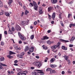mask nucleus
I'll list each match as a JSON object with an SVG mask.
<instances>
[{
  "mask_svg": "<svg viewBox=\"0 0 75 75\" xmlns=\"http://www.w3.org/2000/svg\"><path fill=\"white\" fill-rule=\"evenodd\" d=\"M18 36L21 40L22 41H25L26 40V38L24 36L22 35L21 33L20 32L18 33Z\"/></svg>",
  "mask_w": 75,
  "mask_h": 75,
  "instance_id": "1",
  "label": "nucleus"
},
{
  "mask_svg": "<svg viewBox=\"0 0 75 75\" xmlns=\"http://www.w3.org/2000/svg\"><path fill=\"white\" fill-rule=\"evenodd\" d=\"M33 64L34 65L36 66L38 68H40L41 67V65H42V64L41 63V62H33Z\"/></svg>",
  "mask_w": 75,
  "mask_h": 75,
  "instance_id": "2",
  "label": "nucleus"
},
{
  "mask_svg": "<svg viewBox=\"0 0 75 75\" xmlns=\"http://www.w3.org/2000/svg\"><path fill=\"white\" fill-rule=\"evenodd\" d=\"M33 5L34 6V8L35 9V10L37 11L38 10V5L37 4V3H35V1H33Z\"/></svg>",
  "mask_w": 75,
  "mask_h": 75,
  "instance_id": "3",
  "label": "nucleus"
},
{
  "mask_svg": "<svg viewBox=\"0 0 75 75\" xmlns=\"http://www.w3.org/2000/svg\"><path fill=\"white\" fill-rule=\"evenodd\" d=\"M27 73H28L27 71H22V72L18 73L17 74V75H26V74H27Z\"/></svg>",
  "mask_w": 75,
  "mask_h": 75,
  "instance_id": "4",
  "label": "nucleus"
},
{
  "mask_svg": "<svg viewBox=\"0 0 75 75\" xmlns=\"http://www.w3.org/2000/svg\"><path fill=\"white\" fill-rule=\"evenodd\" d=\"M39 14H43L44 12L42 11V9L41 8H40L39 9Z\"/></svg>",
  "mask_w": 75,
  "mask_h": 75,
  "instance_id": "5",
  "label": "nucleus"
},
{
  "mask_svg": "<svg viewBox=\"0 0 75 75\" xmlns=\"http://www.w3.org/2000/svg\"><path fill=\"white\" fill-rule=\"evenodd\" d=\"M26 21H21V25L23 26H25L26 25H27V24H26Z\"/></svg>",
  "mask_w": 75,
  "mask_h": 75,
  "instance_id": "6",
  "label": "nucleus"
},
{
  "mask_svg": "<svg viewBox=\"0 0 75 75\" xmlns=\"http://www.w3.org/2000/svg\"><path fill=\"white\" fill-rule=\"evenodd\" d=\"M34 47H32L31 48H30L29 50L30 52H33L34 51Z\"/></svg>",
  "mask_w": 75,
  "mask_h": 75,
  "instance_id": "7",
  "label": "nucleus"
},
{
  "mask_svg": "<svg viewBox=\"0 0 75 75\" xmlns=\"http://www.w3.org/2000/svg\"><path fill=\"white\" fill-rule=\"evenodd\" d=\"M53 8H52V6H49L48 8V10L47 11L49 12V13H50L51 12V10H52V9Z\"/></svg>",
  "mask_w": 75,
  "mask_h": 75,
  "instance_id": "8",
  "label": "nucleus"
},
{
  "mask_svg": "<svg viewBox=\"0 0 75 75\" xmlns=\"http://www.w3.org/2000/svg\"><path fill=\"white\" fill-rule=\"evenodd\" d=\"M49 38L47 36H45L43 37V38H41V40H48Z\"/></svg>",
  "mask_w": 75,
  "mask_h": 75,
  "instance_id": "9",
  "label": "nucleus"
},
{
  "mask_svg": "<svg viewBox=\"0 0 75 75\" xmlns=\"http://www.w3.org/2000/svg\"><path fill=\"white\" fill-rule=\"evenodd\" d=\"M60 41H61V42H69V41L68 40H64L63 39H60Z\"/></svg>",
  "mask_w": 75,
  "mask_h": 75,
  "instance_id": "10",
  "label": "nucleus"
},
{
  "mask_svg": "<svg viewBox=\"0 0 75 75\" xmlns=\"http://www.w3.org/2000/svg\"><path fill=\"white\" fill-rule=\"evenodd\" d=\"M36 71H39V72H38V73H39V74H44V72H43V71L42 70H35Z\"/></svg>",
  "mask_w": 75,
  "mask_h": 75,
  "instance_id": "11",
  "label": "nucleus"
},
{
  "mask_svg": "<svg viewBox=\"0 0 75 75\" xmlns=\"http://www.w3.org/2000/svg\"><path fill=\"white\" fill-rule=\"evenodd\" d=\"M55 61V58H52L50 61V62L51 63H52L54 62Z\"/></svg>",
  "mask_w": 75,
  "mask_h": 75,
  "instance_id": "12",
  "label": "nucleus"
},
{
  "mask_svg": "<svg viewBox=\"0 0 75 75\" xmlns=\"http://www.w3.org/2000/svg\"><path fill=\"white\" fill-rule=\"evenodd\" d=\"M64 57L66 61H68V59H69V56H68L65 55L64 56Z\"/></svg>",
  "mask_w": 75,
  "mask_h": 75,
  "instance_id": "13",
  "label": "nucleus"
},
{
  "mask_svg": "<svg viewBox=\"0 0 75 75\" xmlns=\"http://www.w3.org/2000/svg\"><path fill=\"white\" fill-rule=\"evenodd\" d=\"M16 28L18 31H21V28H20V27L19 26H17Z\"/></svg>",
  "mask_w": 75,
  "mask_h": 75,
  "instance_id": "14",
  "label": "nucleus"
},
{
  "mask_svg": "<svg viewBox=\"0 0 75 75\" xmlns=\"http://www.w3.org/2000/svg\"><path fill=\"white\" fill-rule=\"evenodd\" d=\"M62 50H65V51L67 50V47H65V46H62Z\"/></svg>",
  "mask_w": 75,
  "mask_h": 75,
  "instance_id": "15",
  "label": "nucleus"
},
{
  "mask_svg": "<svg viewBox=\"0 0 75 75\" xmlns=\"http://www.w3.org/2000/svg\"><path fill=\"white\" fill-rule=\"evenodd\" d=\"M51 1L53 4H55L57 3V0H51Z\"/></svg>",
  "mask_w": 75,
  "mask_h": 75,
  "instance_id": "16",
  "label": "nucleus"
},
{
  "mask_svg": "<svg viewBox=\"0 0 75 75\" xmlns=\"http://www.w3.org/2000/svg\"><path fill=\"white\" fill-rule=\"evenodd\" d=\"M52 18L53 20H54L55 18V13H53L52 14Z\"/></svg>",
  "mask_w": 75,
  "mask_h": 75,
  "instance_id": "17",
  "label": "nucleus"
},
{
  "mask_svg": "<svg viewBox=\"0 0 75 75\" xmlns=\"http://www.w3.org/2000/svg\"><path fill=\"white\" fill-rule=\"evenodd\" d=\"M16 69L17 71L18 72H22L23 71H22V70H21V69L17 68Z\"/></svg>",
  "mask_w": 75,
  "mask_h": 75,
  "instance_id": "18",
  "label": "nucleus"
},
{
  "mask_svg": "<svg viewBox=\"0 0 75 75\" xmlns=\"http://www.w3.org/2000/svg\"><path fill=\"white\" fill-rule=\"evenodd\" d=\"M51 48L52 49H55L57 48V45H54L53 46L51 47Z\"/></svg>",
  "mask_w": 75,
  "mask_h": 75,
  "instance_id": "19",
  "label": "nucleus"
},
{
  "mask_svg": "<svg viewBox=\"0 0 75 75\" xmlns=\"http://www.w3.org/2000/svg\"><path fill=\"white\" fill-rule=\"evenodd\" d=\"M17 57L18 58H23V55H21V54L20 55L18 54H17Z\"/></svg>",
  "mask_w": 75,
  "mask_h": 75,
  "instance_id": "20",
  "label": "nucleus"
},
{
  "mask_svg": "<svg viewBox=\"0 0 75 75\" xmlns=\"http://www.w3.org/2000/svg\"><path fill=\"white\" fill-rule=\"evenodd\" d=\"M51 71H52V69H50V68H48L46 69V71L47 72H48V71H50V74H51Z\"/></svg>",
  "mask_w": 75,
  "mask_h": 75,
  "instance_id": "21",
  "label": "nucleus"
},
{
  "mask_svg": "<svg viewBox=\"0 0 75 75\" xmlns=\"http://www.w3.org/2000/svg\"><path fill=\"white\" fill-rule=\"evenodd\" d=\"M29 50V47L28 46H26L25 49V52H26L27 51H28Z\"/></svg>",
  "mask_w": 75,
  "mask_h": 75,
  "instance_id": "22",
  "label": "nucleus"
},
{
  "mask_svg": "<svg viewBox=\"0 0 75 75\" xmlns=\"http://www.w3.org/2000/svg\"><path fill=\"white\" fill-rule=\"evenodd\" d=\"M9 53V55H13V54H16L15 52H13L11 51H10Z\"/></svg>",
  "mask_w": 75,
  "mask_h": 75,
  "instance_id": "23",
  "label": "nucleus"
},
{
  "mask_svg": "<svg viewBox=\"0 0 75 75\" xmlns=\"http://www.w3.org/2000/svg\"><path fill=\"white\" fill-rule=\"evenodd\" d=\"M8 34H13V31L9 28V30L8 31Z\"/></svg>",
  "mask_w": 75,
  "mask_h": 75,
  "instance_id": "24",
  "label": "nucleus"
},
{
  "mask_svg": "<svg viewBox=\"0 0 75 75\" xmlns=\"http://www.w3.org/2000/svg\"><path fill=\"white\" fill-rule=\"evenodd\" d=\"M5 15L7 16V17H9L10 16V13L7 12H6L5 13Z\"/></svg>",
  "mask_w": 75,
  "mask_h": 75,
  "instance_id": "25",
  "label": "nucleus"
},
{
  "mask_svg": "<svg viewBox=\"0 0 75 75\" xmlns=\"http://www.w3.org/2000/svg\"><path fill=\"white\" fill-rule=\"evenodd\" d=\"M69 27L70 28H71L72 27H75V24L71 23L69 25Z\"/></svg>",
  "mask_w": 75,
  "mask_h": 75,
  "instance_id": "26",
  "label": "nucleus"
},
{
  "mask_svg": "<svg viewBox=\"0 0 75 75\" xmlns=\"http://www.w3.org/2000/svg\"><path fill=\"white\" fill-rule=\"evenodd\" d=\"M4 60V58L3 57H2L0 58V61H3Z\"/></svg>",
  "mask_w": 75,
  "mask_h": 75,
  "instance_id": "27",
  "label": "nucleus"
},
{
  "mask_svg": "<svg viewBox=\"0 0 75 75\" xmlns=\"http://www.w3.org/2000/svg\"><path fill=\"white\" fill-rule=\"evenodd\" d=\"M50 66L51 68H55L57 66L55 64H50Z\"/></svg>",
  "mask_w": 75,
  "mask_h": 75,
  "instance_id": "28",
  "label": "nucleus"
},
{
  "mask_svg": "<svg viewBox=\"0 0 75 75\" xmlns=\"http://www.w3.org/2000/svg\"><path fill=\"white\" fill-rule=\"evenodd\" d=\"M42 47H43L44 50H47V49H48L47 47L44 45H43L42 46Z\"/></svg>",
  "mask_w": 75,
  "mask_h": 75,
  "instance_id": "29",
  "label": "nucleus"
},
{
  "mask_svg": "<svg viewBox=\"0 0 75 75\" xmlns=\"http://www.w3.org/2000/svg\"><path fill=\"white\" fill-rule=\"evenodd\" d=\"M12 3H13V0H9L8 3L9 4H11Z\"/></svg>",
  "mask_w": 75,
  "mask_h": 75,
  "instance_id": "30",
  "label": "nucleus"
},
{
  "mask_svg": "<svg viewBox=\"0 0 75 75\" xmlns=\"http://www.w3.org/2000/svg\"><path fill=\"white\" fill-rule=\"evenodd\" d=\"M3 2L1 1L0 2V7H3Z\"/></svg>",
  "mask_w": 75,
  "mask_h": 75,
  "instance_id": "31",
  "label": "nucleus"
},
{
  "mask_svg": "<svg viewBox=\"0 0 75 75\" xmlns=\"http://www.w3.org/2000/svg\"><path fill=\"white\" fill-rule=\"evenodd\" d=\"M59 18L60 19H61V20H62V15H61V14H59Z\"/></svg>",
  "mask_w": 75,
  "mask_h": 75,
  "instance_id": "32",
  "label": "nucleus"
},
{
  "mask_svg": "<svg viewBox=\"0 0 75 75\" xmlns=\"http://www.w3.org/2000/svg\"><path fill=\"white\" fill-rule=\"evenodd\" d=\"M34 35H32L30 37V38L31 40H33V39H34Z\"/></svg>",
  "mask_w": 75,
  "mask_h": 75,
  "instance_id": "33",
  "label": "nucleus"
},
{
  "mask_svg": "<svg viewBox=\"0 0 75 75\" xmlns=\"http://www.w3.org/2000/svg\"><path fill=\"white\" fill-rule=\"evenodd\" d=\"M0 65H2V66H5V67H7V65L6 64H3L1 63H0Z\"/></svg>",
  "mask_w": 75,
  "mask_h": 75,
  "instance_id": "34",
  "label": "nucleus"
},
{
  "mask_svg": "<svg viewBox=\"0 0 75 75\" xmlns=\"http://www.w3.org/2000/svg\"><path fill=\"white\" fill-rule=\"evenodd\" d=\"M32 75H37V73H36V72H35V71H33L32 73Z\"/></svg>",
  "mask_w": 75,
  "mask_h": 75,
  "instance_id": "35",
  "label": "nucleus"
},
{
  "mask_svg": "<svg viewBox=\"0 0 75 75\" xmlns=\"http://www.w3.org/2000/svg\"><path fill=\"white\" fill-rule=\"evenodd\" d=\"M61 44V42H59L58 43V44H57V45L56 46H57V47H59V46H60V44Z\"/></svg>",
  "mask_w": 75,
  "mask_h": 75,
  "instance_id": "36",
  "label": "nucleus"
},
{
  "mask_svg": "<svg viewBox=\"0 0 75 75\" xmlns=\"http://www.w3.org/2000/svg\"><path fill=\"white\" fill-rule=\"evenodd\" d=\"M60 23L62 27H64V23H63V22L62 21H60Z\"/></svg>",
  "mask_w": 75,
  "mask_h": 75,
  "instance_id": "37",
  "label": "nucleus"
},
{
  "mask_svg": "<svg viewBox=\"0 0 75 75\" xmlns=\"http://www.w3.org/2000/svg\"><path fill=\"white\" fill-rule=\"evenodd\" d=\"M29 13V11H27V10H26L25 12V15H27V13Z\"/></svg>",
  "mask_w": 75,
  "mask_h": 75,
  "instance_id": "38",
  "label": "nucleus"
},
{
  "mask_svg": "<svg viewBox=\"0 0 75 75\" xmlns=\"http://www.w3.org/2000/svg\"><path fill=\"white\" fill-rule=\"evenodd\" d=\"M75 39V37H72L71 38V39L70 40V41H74V40Z\"/></svg>",
  "mask_w": 75,
  "mask_h": 75,
  "instance_id": "39",
  "label": "nucleus"
},
{
  "mask_svg": "<svg viewBox=\"0 0 75 75\" xmlns=\"http://www.w3.org/2000/svg\"><path fill=\"white\" fill-rule=\"evenodd\" d=\"M29 6L30 7H33V3H30L29 4Z\"/></svg>",
  "mask_w": 75,
  "mask_h": 75,
  "instance_id": "40",
  "label": "nucleus"
},
{
  "mask_svg": "<svg viewBox=\"0 0 75 75\" xmlns=\"http://www.w3.org/2000/svg\"><path fill=\"white\" fill-rule=\"evenodd\" d=\"M7 57H8V58H9V59H11V58H12L13 57L10 56V55L7 56Z\"/></svg>",
  "mask_w": 75,
  "mask_h": 75,
  "instance_id": "41",
  "label": "nucleus"
},
{
  "mask_svg": "<svg viewBox=\"0 0 75 75\" xmlns=\"http://www.w3.org/2000/svg\"><path fill=\"white\" fill-rule=\"evenodd\" d=\"M55 72V71L54 70H53L52 69L50 74H52V73H54Z\"/></svg>",
  "mask_w": 75,
  "mask_h": 75,
  "instance_id": "42",
  "label": "nucleus"
},
{
  "mask_svg": "<svg viewBox=\"0 0 75 75\" xmlns=\"http://www.w3.org/2000/svg\"><path fill=\"white\" fill-rule=\"evenodd\" d=\"M47 42V44H51V41H50V40H48Z\"/></svg>",
  "mask_w": 75,
  "mask_h": 75,
  "instance_id": "43",
  "label": "nucleus"
},
{
  "mask_svg": "<svg viewBox=\"0 0 75 75\" xmlns=\"http://www.w3.org/2000/svg\"><path fill=\"white\" fill-rule=\"evenodd\" d=\"M11 30L12 31H15V29H14V27H12L11 28Z\"/></svg>",
  "mask_w": 75,
  "mask_h": 75,
  "instance_id": "44",
  "label": "nucleus"
},
{
  "mask_svg": "<svg viewBox=\"0 0 75 75\" xmlns=\"http://www.w3.org/2000/svg\"><path fill=\"white\" fill-rule=\"evenodd\" d=\"M14 48L15 49V50H17V49L18 48V46H17L16 47H15L14 46Z\"/></svg>",
  "mask_w": 75,
  "mask_h": 75,
  "instance_id": "45",
  "label": "nucleus"
},
{
  "mask_svg": "<svg viewBox=\"0 0 75 75\" xmlns=\"http://www.w3.org/2000/svg\"><path fill=\"white\" fill-rule=\"evenodd\" d=\"M72 16V14H71L69 13L68 15V18H70V16Z\"/></svg>",
  "mask_w": 75,
  "mask_h": 75,
  "instance_id": "46",
  "label": "nucleus"
},
{
  "mask_svg": "<svg viewBox=\"0 0 75 75\" xmlns=\"http://www.w3.org/2000/svg\"><path fill=\"white\" fill-rule=\"evenodd\" d=\"M69 70H70V69H69L68 71H67L68 73H69V74H72L71 71H69Z\"/></svg>",
  "mask_w": 75,
  "mask_h": 75,
  "instance_id": "47",
  "label": "nucleus"
},
{
  "mask_svg": "<svg viewBox=\"0 0 75 75\" xmlns=\"http://www.w3.org/2000/svg\"><path fill=\"white\" fill-rule=\"evenodd\" d=\"M4 45V43L3 42H1V45Z\"/></svg>",
  "mask_w": 75,
  "mask_h": 75,
  "instance_id": "48",
  "label": "nucleus"
},
{
  "mask_svg": "<svg viewBox=\"0 0 75 75\" xmlns=\"http://www.w3.org/2000/svg\"><path fill=\"white\" fill-rule=\"evenodd\" d=\"M48 15L49 16V20H51V16L49 14H48Z\"/></svg>",
  "mask_w": 75,
  "mask_h": 75,
  "instance_id": "49",
  "label": "nucleus"
},
{
  "mask_svg": "<svg viewBox=\"0 0 75 75\" xmlns=\"http://www.w3.org/2000/svg\"><path fill=\"white\" fill-rule=\"evenodd\" d=\"M67 62L69 64H71V62L70 61V60L69 59L67 60Z\"/></svg>",
  "mask_w": 75,
  "mask_h": 75,
  "instance_id": "50",
  "label": "nucleus"
},
{
  "mask_svg": "<svg viewBox=\"0 0 75 75\" xmlns=\"http://www.w3.org/2000/svg\"><path fill=\"white\" fill-rule=\"evenodd\" d=\"M24 54H25V53L23 52L21 54L22 55V56H23V55H24Z\"/></svg>",
  "mask_w": 75,
  "mask_h": 75,
  "instance_id": "51",
  "label": "nucleus"
},
{
  "mask_svg": "<svg viewBox=\"0 0 75 75\" xmlns=\"http://www.w3.org/2000/svg\"><path fill=\"white\" fill-rule=\"evenodd\" d=\"M4 34H6V35H7V32L6 31H4Z\"/></svg>",
  "mask_w": 75,
  "mask_h": 75,
  "instance_id": "52",
  "label": "nucleus"
},
{
  "mask_svg": "<svg viewBox=\"0 0 75 75\" xmlns=\"http://www.w3.org/2000/svg\"><path fill=\"white\" fill-rule=\"evenodd\" d=\"M18 4L21 5V6H22V4L21 2H18Z\"/></svg>",
  "mask_w": 75,
  "mask_h": 75,
  "instance_id": "53",
  "label": "nucleus"
},
{
  "mask_svg": "<svg viewBox=\"0 0 75 75\" xmlns=\"http://www.w3.org/2000/svg\"><path fill=\"white\" fill-rule=\"evenodd\" d=\"M37 24V21H35L34 23V25H36Z\"/></svg>",
  "mask_w": 75,
  "mask_h": 75,
  "instance_id": "54",
  "label": "nucleus"
},
{
  "mask_svg": "<svg viewBox=\"0 0 75 75\" xmlns=\"http://www.w3.org/2000/svg\"><path fill=\"white\" fill-rule=\"evenodd\" d=\"M24 12H22V13L21 14V17H22V16H23V15H24Z\"/></svg>",
  "mask_w": 75,
  "mask_h": 75,
  "instance_id": "55",
  "label": "nucleus"
},
{
  "mask_svg": "<svg viewBox=\"0 0 75 75\" xmlns=\"http://www.w3.org/2000/svg\"><path fill=\"white\" fill-rule=\"evenodd\" d=\"M64 74H65V71H63L62 72V75H64Z\"/></svg>",
  "mask_w": 75,
  "mask_h": 75,
  "instance_id": "56",
  "label": "nucleus"
},
{
  "mask_svg": "<svg viewBox=\"0 0 75 75\" xmlns=\"http://www.w3.org/2000/svg\"><path fill=\"white\" fill-rule=\"evenodd\" d=\"M51 24H53L54 23V21H52L51 22Z\"/></svg>",
  "mask_w": 75,
  "mask_h": 75,
  "instance_id": "57",
  "label": "nucleus"
},
{
  "mask_svg": "<svg viewBox=\"0 0 75 75\" xmlns=\"http://www.w3.org/2000/svg\"><path fill=\"white\" fill-rule=\"evenodd\" d=\"M69 47H73V45H69Z\"/></svg>",
  "mask_w": 75,
  "mask_h": 75,
  "instance_id": "58",
  "label": "nucleus"
},
{
  "mask_svg": "<svg viewBox=\"0 0 75 75\" xmlns=\"http://www.w3.org/2000/svg\"><path fill=\"white\" fill-rule=\"evenodd\" d=\"M51 33V30H49L47 31V33Z\"/></svg>",
  "mask_w": 75,
  "mask_h": 75,
  "instance_id": "59",
  "label": "nucleus"
},
{
  "mask_svg": "<svg viewBox=\"0 0 75 75\" xmlns=\"http://www.w3.org/2000/svg\"><path fill=\"white\" fill-rule=\"evenodd\" d=\"M14 65H15V66H18V64H14Z\"/></svg>",
  "mask_w": 75,
  "mask_h": 75,
  "instance_id": "60",
  "label": "nucleus"
},
{
  "mask_svg": "<svg viewBox=\"0 0 75 75\" xmlns=\"http://www.w3.org/2000/svg\"><path fill=\"white\" fill-rule=\"evenodd\" d=\"M53 52H54V53H56L57 52V50H53Z\"/></svg>",
  "mask_w": 75,
  "mask_h": 75,
  "instance_id": "61",
  "label": "nucleus"
},
{
  "mask_svg": "<svg viewBox=\"0 0 75 75\" xmlns=\"http://www.w3.org/2000/svg\"><path fill=\"white\" fill-rule=\"evenodd\" d=\"M19 44H21V43H22V41L21 40H20L19 41Z\"/></svg>",
  "mask_w": 75,
  "mask_h": 75,
  "instance_id": "62",
  "label": "nucleus"
},
{
  "mask_svg": "<svg viewBox=\"0 0 75 75\" xmlns=\"http://www.w3.org/2000/svg\"><path fill=\"white\" fill-rule=\"evenodd\" d=\"M18 61L17 60H16L14 61V63H17Z\"/></svg>",
  "mask_w": 75,
  "mask_h": 75,
  "instance_id": "63",
  "label": "nucleus"
},
{
  "mask_svg": "<svg viewBox=\"0 0 75 75\" xmlns=\"http://www.w3.org/2000/svg\"><path fill=\"white\" fill-rule=\"evenodd\" d=\"M36 58H37L38 59H39V56H36Z\"/></svg>",
  "mask_w": 75,
  "mask_h": 75,
  "instance_id": "64",
  "label": "nucleus"
}]
</instances>
